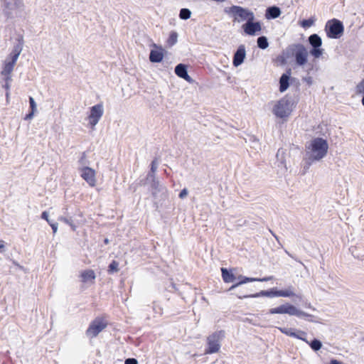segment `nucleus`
Instances as JSON below:
<instances>
[{
	"instance_id": "obj_7",
	"label": "nucleus",
	"mask_w": 364,
	"mask_h": 364,
	"mask_svg": "<svg viewBox=\"0 0 364 364\" xmlns=\"http://www.w3.org/2000/svg\"><path fill=\"white\" fill-rule=\"evenodd\" d=\"M293 104L287 98H282L275 102L272 112L279 118L288 117L292 111Z\"/></svg>"
},
{
	"instance_id": "obj_17",
	"label": "nucleus",
	"mask_w": 364,
	"mask_h": 364,
	"mask_svg": "<svg viewBox=\"0 0 364 364\" xmlns=\"http://www.w3.org/2000/svg\"><path fill=\"white\" fill-rule=\"evenodd\" d=\"M152 194L154 196L157 197L159 193L166 195L168 190L166 187L161 183L159 181L153 179L151 184Z\"/></svg>"
},
{
	"instance_id": "obj_14",
	"label": "nucleus",
	"mask_w": 364,
	"mask_h": 364,
	"mask_svg": "<svg viewBox=\"0 0 364 364\" xmlns=\"http://www.w3.org/2000/svg\"><path fill=\"white\" fill-rule=\"evenodd\" d=\"M279 330L286 334L287 336L294 337L302 340L304 341H306L305 336H306V333L302 331H296L294 328H279Z\"/></svg>"
},
{
	"instance_id": "obj_32",
	"label": "nucleus",
	"mask_w": 364,
	"mask_h": 364,
	"mask_svg": "<svg viewBox=\"0 0 364 364\" xmlns=\"http://www.w3.org/2000/svg\"><path fill=\"white\" fill-rule=\"evenodd\" d=\"M118 267H119V263L117 261L114 260L109 265L108 272L109 273L117 272L119 271Z\"/></svg>"
},
{
	"instance_id": "obj_8",
	"label": "nucleus",
	"mask_w": 364,
	"mask_h": 364,
	"mask_svg": "<svg viewBox=\"0 0 364 364\" xmlns=\"http://www.w3.org/2000/svg\"><path fill=\"white\" fill-rule=\"evenodd\" d=\"M84 160L85 154L79 161L81 165L79 168L80 176L90 186L94 187L96 185V172L92 168L85 166Z\"/></svg>"
},
{
	"instance_id": "obj_16",
	"label": "nucleus",
	"mask_w": 364,
	"mask_h": 364,
	"mask_svg": "<svg viewBox=\"0 0 364 364\" xmlns=\"http://www.w3.org/2000/svg\"><path fill=\"white\" fill-rule=\"evenodd\" d=\"M287 314L289 316H295L299 318L312 317L311 315L297 309L295 306L287 303Z\"/></svg>"
},
{
	"instance_id": "obj_46",
	"label": "nucleus",
	"mask_w": 364,
	"mask_h": 364,
	"mask_svg": "<svg viewBox=\"0 0 364 364\" xmlns=\"http://www.w3.org/2000/svg\"><path fill=\"white\" fill-rule=\"evenodd\" d=\"M10 87H11V83L5 82V85H4V87L6 90V92L9 91Z\"/></svg>"
},
{
	"instance_id": "obj_15",
	"label": "nucleus",
	"mask_w": 364,
	"mask_h": 364,
	"mask_svg": "<svg viewBox=\"0 0 364 364\" xmlns=\"http://www.w3.org/2000/svg\"><path fill=\"white\" fill-rule=\"evenodd\" d=\"M246 56V50L244 45H240L233 57V65L235 67L240 65Z\"/></svg>"
},
{
	"instance_id": "obj_28",
	"label": "nucleus",
	"mask_w": 364,
	"mask_h": 364,
	"mask_svg": "<svg viewBox=\"0 0 364 364\" xmlns=\"http://www.w3.org/2000/svg\"><path fill=\"white\" fill-rule=\"evenodd\" d=\"M305 342L309 343L310 347L314 351H317V350H320L322 347V343L318 339H314L311 343H309V341L307 340Z\"/></svg>"
},
{
	"instance_id": "obj_38",
	"label": "nucleus",
	"mask_w": 364,
	"mask_h": 364,
	"mask_svg": "<svg viewBox=\"0 0 364 364\" xmlns=\"http://www.w3.org/2000/svg\"><path fill=\"white\" fill-rule=\"evenodd\" d=\"M36 112L31 111L28 114H27L24 118L25 120H31L33 118Z\"/></svg>"
},
{
	"instance_id": "obj_47",
	"label": "nucleus",
	"mask_w": 364,
	"mask_h": 364,
	"mask_svg": "<svg viewBox=\"0 0 364 364\" xmlns=\"http://www.w3.org/2000/svg\"><path fill=\"white\" fill-rule=\"evenodd\" d=\"M5 247V242L4 240H0V250L4 249Z\"/></svg>"
},
{
	"instance_id": "obj_34",
	"label": "nucleus",
	"mask_w": 364,
	"mask_h": 364,
	"mask_svg": "<svg viewBox=\"0 0 364 364\" xmlns=\"http://www.w3.org/2000/svg\"><path fill=\"white\" fill-rule=\"evenodd\" d=\"M314 21L313 19H306L301 22V26L304 28H309L314 24Z\"/></svg>"
},
{
	"instance_id": "obj_44",
	"label": "nucleus",
	"mask_w": 364,
	"mask_h": 364,
	"mask_svg": "<svg viewBox=\"0 0 364 364\" xmlns=\"http://www.w3.org/2000/svg\"><path fill=\"white\" fill-rule=\"evenodd\" d=\"M59 220L69 225V223L71 222L69 219H68L67 218H65V217H60L59 218Z\"/></svg>"
},
{
	"instance_id": "obj_6",
	"label": "nucleus",
	"mask_w": 364,
	"mask_h": 364,
	"mask_svg": "<svg viewBox=\"0 0 364 364\" xmlns=\"http://www.w3.org/2000/svg\"><path fill=\"white\" fill-rule=\"evenodd\" d=\"M225 333L223 331H216L207 338L208 348L205 354H213L218 353L220 349V341L223 338Z\"/></svg>"
},
{
	"instance_id": "obj_50",
	"label": "nucleus",
	"mask_w": 364,
	"mask_h": 364,
	"mask_svg": "<svg viewBox=\"0 0 364 364\" xmlns=\"http://www.w3.org/2000/svg\"><path fill=\"white\" fill-rule=\"evenodd\" d=\"M306 80L309 84L311 83V77H308L307 79H306Z\"/></svg>"
},
{
	"instance_id": "obj_31",
	"label": "nucleus",
	"mask_w": 364,
	"mask_h": 364,
	"mask_svg": "<svg viewBox=\"0 0 364 364\" xmlns=\"http://www.w3.org/2000/svg\"><path fill=\"white\" fill-rule=\"evenodd\" d=\"M323 50L320 48V47L314 48L310 53L311 55H313L314 58H319L322 55Z\"/></svg>"
},
{
	"instance_id": "obj_22",
	"label": "nucleus",
	"mask_w": 364,
	"mask_h": 364,
	"mask_svg": "<svg viewBox=\"0 0 364 364\" xmlns=\"http://www.w3.org/2000/svg\"><path fill=\"white\" fill-rule=\"evenodd\" d=\"M82 282H93L95 278V273L92 269H87L81 273Z\"/></svg>"
},
{
	"instance_id": "obj_23",
	"label": "nucleus",
	"mask_w": 364,
	"mask_h": 364,
	"mask_svg": "<svg viewBox=\"0 0 364 364\" xmlns=\"http://www.w3.org/2000/svg\"><path fill=\"white\" fill-rule=\"evenodd\" d=\"M238 279H240V281L237 284H233L232 287H230L229 289L230 291L234 289L235 288L240 285L246 284L250 282H256V280H257V278L246 277L242 275L239 276Z\"/></svg>"
},
{
	"instance_id": "obj_36",
	"label": "nucleus",
	"mask_w": 364,
	"mask_h": 364,
	"mask_svg": "<svg viewBox=\"0 0 364 364\" xmlns=\"http://www.w3.org/2000/svg\"><path fill=\"white\" fill-rule=\"evenodd\" d=\"M29 103H30L31 111L36 112H37V105H36V103L34 99L32 97H29Z\"/></svg>"
},
{
	"instance_id": "obj_19",
	"label": "nucleus",
	"mask_w": 364,
	"mask_h": 364,
	"mask_svg": "<svg viewBox=\"0 0 364 364\" xmlns=\"http://www.w3.org/2000/svg\"><path fill=\"white\" fill-rule=\"evenodd\" d=\"M163 49L159 48L156 50H151L150 52L149 60L152 63H160L164 58Z\"/></svg>"
},
{
	"instance_id": "obj_26",
	"label": "nucleus",
	"mask_w": 364,
	"mask_h": 364,
	"mask_svg": "<svg viewBox=\"0 0 364 364\" xmlns=\"http://www.w3.org/2000/svg\"><path fill=\"white\" fill-rule=\"evenodd\" d=\"M271 314H287V303L278 307L269 309Z\"/></svg>"
},
{
	"instance_id": "obj_9",
	"label": "nucleus",
	"mask_w": 364,
	"mask_h": 364,
	"mask_svg": "<svg viewBox=\"0 0 364 364\" xmlns=\"http://www.w3.org/2000/svg\"><path fill=\"white\" fill-rule=\"evenodd\" d=\"M290 50L295 57L296 63L299 66H304L307 63L309 52L302 44H294Z\"/></svg>"
},
{
	"instance_id": "obj_24",
	"label": "nucleus",
	"mask_w": 364,
	"mask_h": 364,
	"mask_svg": "<svg viewBox=\"0 0 364 364\" xmlns=\"http://www.w3.org/2000/svg\"><path fill=\"white\" fill-rule=\"evenodd\" d=\"M309 43L313 48L321 47L322 44V40L321 37L317 34H312L309 37Z\"/></svg>"
},
{
	"instance_id": "obj_2",
	"label": "nucleus",
	"mask_w": 364,
	"mask_h": 364,
	"mask_svg": "<svg viewBox=\"0 0 364 364\" xmlns=\"http://www.w3.org/2000/svg\"><path fill=\"white\" fill-rule=\"evenodd\" d=\"M225 13L233 18L235 22L255 20V15L250 10L239 6H232L224 9Z\"/></svg>"
},
{
	"instance_id": "obj_25",
	"label": "nucleus",
	"mask_w": 364,
	"mask_h": 364,
	"mask_svg": "<svg viewBox=\"0 0 364 364\" xmlns=\"http://www.w3.org/2000/svg\"><path fill=\"white\" fill-rule=\"evenodd\" d=\"M221 272H222L223 279L225 282L230 283V282H232L235 281V277L234 274L232 273H230L227 269L222 268Z\"/></svg>"
},
{
	"instance_id": "obj_10",
	"label": "nucleus",
	"mask_w": 364,
	"mask_h": 364,
	"mask_svg": "<svg viewBox=\"0 0 364 364\" xmlns=\"http://www.w3.org/2000/svg\"><path fill=\"white\" fill-rule=\"evenodd\" d=\"M107 322L102 318H97L91 322L86 331L87 337L92 338L96 337L102 330L107 327Z\"/></svg>"
},
{
	"instance_id": "obj_4",
	"label": "nucleus",
	"mask_w": 364,
	"mask_h": 364,
	"mask_svg": "<svg viewBox=\"0 0 364 364\" xmlns=\"http://www.w3.org/2000/svg\"><path fill=\"white\" fill-rule=\"evenodd\" d=\"M21 51V44H18L14 48L10 55L4 61V67L1 72V75H8L11 74Z\"/></svg>"
},
{
	"instance_id": "obj_45",
	"label": "nucleus",
	"mask_w": 364,
	"mask_h": 364,
	"mask_svg": "<svg viewBox=\"0 0 364 364\" xmlns=\"http://www.w3.org/2000/svg\"><path fill=\"white\" fill-rule=\"evenodd\" d=\"M327 364H342V363L338 361V360H336V359H332Z\"/></svg>"
},
{
	"instance_id": "obj_1",
	"label": "nucleus",
	"mask_w": 364,
	"mask_h": 364,
	"mask_svg": "<svg viewBox=\"0 0 364 364\" xmlns=\"http://www.w3.org/2000/svg\"><path fill=\"white\" fill-rule=\"evenodd\" d=\"M328 145L327 141L322 138H314L306 146V159L310 165L311 163L320 161L327 154Z\"/></svg>"
},
{
	"instance_id": "obj_20",
	"label": "nucleus",
	"mask_w": 364,
	"mask_h": 364,
	"mask_svg": "<svg viewBox=\"0 0 364 364\" xmlns=\"http://www.w3.org/2000/svg\"><path fill=\"white\" fill-rule=\"evenodd\" d=\"M290 75H291V72H290V70H289L287 72V73H284L281 76L280 80H279V84H280L279 90L281 92H284L289 87V80Z\"/></svg>"
},
{
	"instance_id": "obj_3",
	"label": "nucleus",
	"mask_w": 364,
	"mask_h": 364,
	"mask_svg": "<svg viewBox=\"0 0 364 364\" xmlns=\"http://www.w3.org/2000/svg\"><path fill=\"white\" fill-rule=\"evenodd\" d=\"M1 6L4 15L11 18L14 14L24 8L23 0H1Z\"/></svg>"
},
{
	"instance_id": "obj_51",
	"label": "nucleus",
	"mask_w": 364,
	"mask_h": 364,
	"mask_svg": "<svg viewBox=\"0 0 364 364\" xmlns=\"http://www.w3.org/2000/svg\"><path fill=\"white\" fill-rule=\"evenodd\" d=\"M362 104H363V105L364 106V95H363V99H362Z\"/></svg>"
},
{
	"instance_id": "obj_42",
	"label": "nucleus",
	"mask_w": 364,
	"mask_h": 364,
	"mask_svg": "<svg viewBox=\"0 0 364 364\" xmlns=\"http://www.w3.org/2000/svg\"><path fill=\"white\" fill-rule=\"evenodd\" d=\"M4 77V80H5V82H9L11 83V80H12V76H11V74H9L8 75H3Z\"/></svg>"
},
{
	"instance_id": "obj_35",
	"label": "nucleus",
	"mask_w": 364,
	"mask_h": 364,
	"mask_svg": "<svg viewBox=\"0 0 364 364\" xmlns=\"http://www.w3.org/2000/svg\"><path fill=\"white\" fill-rule=\"evenodd\" d=\"M157 167H158V162L156 160H154L152 162H151V171L152 173V174H149V176H151V177H154V173L156 172V169H157Z\"/></svg>"
},
{
	"instance_id": "obj_27",
	"label": "nucleus",
	"mask_w": 364,
	"mask_h": 364,
	"mask_svg": "<svg viewBox=\"0 0 364 364\" xmlns=\"http://www.w3.org/2000/svg\"><path fill=\"white\" fill-rule=\"evenodd\" d=\"M257 46L261 49H266L269 46L267 38L265 36H261L257 38Z\"/></svg>"
},
{
	"instance_id": "obj_30",
	"label": "nucleus",
	"mask_w": 364,
	"mask_h": 364,
	"mask_svg": "<svg viewBox=\"0 0 364 364\" xmlns=\"http://www.w3.org/2000/svg\"><path fill=\"white\" fill-rule=\"evenodd\" d=\"M191 11L188 9H181L179 14V17L181 19L187 20L191 18Z\"/></svg>"
},
{
	"instance_id": "obj_52",
	"label": "nucleus",
	"mask_w": 364,
	"mask_h": 364,
	"mask_svg": "<svg viewBox=\"0 0 364 364\" xmlns=\"http://www.w3.org/2000/svg\"><path fill=\"white\" fill-rule=\"evenodd\" d=\"M105 242L106 244H107V243H108V240H107V239H105Z\"/></svg>"
},
{
	"instance_id": "obj_48",
	"label": "nucleus",
	"mask_w": 364,
	"mask_h": 364,
	"mask_svg": "<svg viewBox=\"0 0 364 364\" xmlns=\"http://www.w3.org/2000/svg\"><path fill=\"white\" fill-rule=\"evenodd\" d=\"M9 96H10V92H9V91H8L6 92V98L7 103H9Z\"/></svg>"
},
{
	"instance_id": "obj_11",
	"label": "nucleus",
	"mask_w": 364,
	"mask_h": 364,
	"mask_svg": "<svg viewBox=\"0 0 364 364\" xmlns=\"http://www.w3.org/2000/svg\"><path fill=\"white\" fill-rule=\"evenodd\" d=\"M104 113L103 105L97 104L90 108V114L88 115L89 125L94 129Z\"/></svg>"
},
{
	"instance_id": "obj_21",
	"label": "nucleus",
	"mask_w": 364,
	"mask_h": 364,
	"mask_svg": "<svg viewBox=\"0 0 364 364\" xmlns=\"http://www.w3.org/2000/svg\"><path fill=\"white\" fill-rule=\"evenodd\" d=\"M281 14V10L277 6L269 7L266 11L267 18H276Z\"/></svg>"
},
{
	"instance_id": "obj_29",
	"label": "nucleus",
	"mask_w": 364,
	"mask_h": 364,
	"mask_svg": "<svg viewBox=\"0 0 364 364\" xmlns=\"http://www.w3.org/2000/svg\"><path fill=\"white\" fill-rule=\"evenodd\" d=\"M178 41V33L175 31H172L170 33V36L168 38L167 43L170 46H173L177 43Z\"/></svg>"
},
{
	"instance_id": "obj_49",
	"label": "nucleus",
	"mask_w": 364,
	"mask_h": 364,
	"mask_svg": "<svg viewBox=\"0 0 364 364\" xmlns=\"http://www.w3.org/2000/svg\"><path fill=\"white\" fill-rule=\"evenodd\" d=\"M69 225L71 227L73 230L75 231L76 230V226L72 222L69 223Z\"/></svg>"
},
{
	"instance_id": "obj_13",
	"label": "nucleus",
	"mask_w": 364,
	"mask_h": 364,
	"mask_svg": "<svg viewBox=\"0 0 364 364\" xmlns=\"http://www.w3.org/2000/svg\"><path fill=\"white\" fill-rule=\"evenodd\" d=\"M245 33L250 36H255L257 32L262 30L260 22H254V20H249L242 25Z\"/></svg>"
},
{
	"instance_id": "obj_41",
	"label": "nucleus",
	"mask_w": 364,
	"mask_h": 364,
	"mask_svg": "<svg viewBox=\"0 0 364 364\" xmlns=\"http://www.w3.org/2000/svg\"><path fill=\"white\" fill-rule=\"evenodd\" d=\"M50 225L51 226L52 229H53V233H56L57 231H58V223H49Z\"/></svg>"
},
{
	"instance_id": "obj_40",
	"label": "nucleus",
	"mask_w": 364,
	"mask_h": 364,
	"mask_svg": "<svg viewBox=\"0 0 364 364\" xmlns=\"http://www.w3.org/2000/svg\"><path fill=\"white\" fill-rule=\"evenodd\" d=\"M41 218L44 220H46L48 223H50L49 218H48V213L46 211H44L42 213Z\"/></svg>"
},
{
	"instance_id": "obj_39",
	"label": "nucleus",
	"mask_w": 364,
	"mask_h": 364,
	"mask_svg": "<svg viewBox=\"0 0 364 364\" xmlns=\"http://www.w3.org/2000/svg\"><path fill=\"white\" fill-rule=\"evenodd\" d=\"M124 364H138V361L135 358H127Z\"/></svg>"
},
{
	"instance_id": "obj_18",
	"label": "nucleus",
	"mask_w": 364,
	"mask_h": 364,
	"mask_svg": "<svg viewBox=\"0 0 364 364\" xmlns=\"http://www.w3.org/2000/svg\"><path fill=\"white\" fill-rule=\"evenodd\" d=\"M175 73L187 82H192V78L188 75L186 66L183 64H178L175 68Z\"/></svg>"
},
{
	"instance_id": "obj_12",
	"label": "nucleus",
	"mask_w": 364,
	"mask_h": 364,
	"mask_svg": "<svg viewBox=\"0 0 364 364\" xmlns=\"http://www.w3.org/2000/svg\"><path fill=\"white\" fill-rule=\"evenodd\" d=\"M328 36L333 38H336L343 32V26L341 21L336 19L330 21L326 24Z\"/></svg>"
},
{
	"instance_id": "obj_33",
	"label": "nucleus",
	"mask_w": 364,
	"mask_h": 364,
	"mask_svg": "<svg viewBox=\"0 0 364 364\" xmlns=\"http://www.w3.org/2000/svg\"><path fill=\"white\" fill-rule=\"evenodd\" d=\"M355 90L357 94L364 95V78L356 85Z\"/></svg>"
},
{
	"instance_id": "obj_43",
	"label": "nucleus",
	"mask_w": 364,
	"mask_h": 364,
	"mask_svg": "<svg viewBox=\"0 0 364 364\" xmlns=\"http://www.w3.org/2000/svg\"><path fill=\"white\" fill-rule=\"evenodd\" d=\"M273 279V277H264V278H262V279H258L257 278V282H267V281H269L271 279Z\"/></svg>"
},
{
	"instance_id": "obj_5",
	"label": "nucleus",
	"mask_w": 364,
	"mask_h": 364,
	"mask_svg": "<svg viewBox=\"0 0 364 364\" xmlns=\"http://www.w3.org/2000/svg\"><path fill=\"white\" fill-rule=\"evenodd\" d=\"M267 296V297H294L298 296L294 291L293 286H289L285 289L277 290L272 289L270 290H263L259 293L250 296V297H258V296Z\"/></svg>"
},
{
	"instance_id": "obj_37",
	"label": "nucleus",
	"mask_w": 364,
	"mask_h": 364,
	"mask_svg": "<svg viewBox=\"0 0 364 364\" xmlns=\"http://www.w3.org/2000/svg\"><path fill=\"white\" fill-rule=\"evenodd\" d=\"M188 194V191L187 188H183L179 193V198L181 199L185 198Z\"/></svg>"
}]
</instances>
